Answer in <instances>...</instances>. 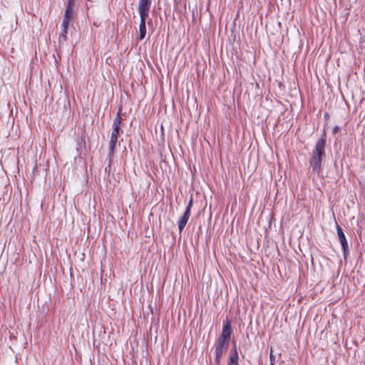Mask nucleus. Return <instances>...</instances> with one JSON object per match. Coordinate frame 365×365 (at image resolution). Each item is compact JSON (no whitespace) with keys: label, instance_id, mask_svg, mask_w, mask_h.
Wrapping results in <instances>:
<instances>
[{"label":"nucleus","instance_id":"nucleus-1","mask_svg":"<svg viewBox=\"0 0 365 365\" xmlns=\"http://www.w3.org/2000/svg\"><path fill=\"white\" fill-rule=\"evenodd\" d=\"M325 138H319L312 150L311 158L309 160V165L312 168V170L317 173H319L322 170V158L325 156Z\"/></svg>","mask_w":365,"mask_h":365},{"label":"nucleus","instance_id":"nucleus-2","mask_svg":"<svg viewBox=\"0 0 365 365\" xmlns=\"http://www.w3.org/2000/svg\"><path fill=\"white\" fill-rule=\"evenodd\" d=\"M122 121V118L120 117V110L118 111L116 118L113 120V126H112V133L110 135V139L109 142V157L111 158L112 155L115 152V147L118 142V136L120 133H123V130L120 128V123Z\"/></svg>","mask_w":365,"mask_h":365},{"label":"nucleus","instance_id":"nucleus-3","mask_svg":"<svg viewBox=\"0 0 365 365\" xmlns=\"http://www.w3.org/2000/svg\"><path fill=\"white\" fill-rule=\"evenodd\" d=\"M74 16H68V13H65L61 24V32L58 37V42L60 44H63L66 41V34L68 32V28L70 23L73 20Z\"/></svg>","mask_w":365,"mask_h":365},{"label":"nucleus","instance_id":"nucleus-4","mask_svg":"<svg viewBox=\"0 0 365 365\" xmlns=\"http://www.w3.org/2000/svg\"><path fill=\"white\" fill-rule=\"evenodd\" d=\"M336 231L339 240L340 241L344 259H346L349 255V245L346 238V236L341 228V227L336 223Z\"/></svg>","mask_w":365,"mask_h":365},{"label":"nucleus","instance_id":"nucleus-5","mask_svg":"<svg viewBox=\"0 0 365 365\" xmlns=\"http://www.w3.org/2000/svg\"><path fill=\"white\" fill-rule=\"evenodd\" d=\"M152 0H139L138 11L139 16H149Z\"/></svg>","mask_w":365,"mask_h":365},{"label":"nucleus","instance_id":"nucleus-6","mask_svg":"<svg viewBox=\"0 0 365 365\" xmlns=\"http://www.w3.org/2000/svg\"><path fill=\"white\" fill-rule=\"evenodd\" d=\"M232 334L231 322L228 319L223 323V328L222 331L221 337L222 342H228L230 339Z\"/></svg>","mask_w":365,"mask_h":365},{"label":"nucleus","instance_id":"nucleus-7","mask_svg":"<svg viewBox=\"0 0 365 365\" xmlns=\"http://www.w3.org/2000/svg\"><path fill=\"white\" fill-rule=\"evenodd\" d=\"M229 344H218L215 348V363H220L221 358L227 353Z\"/></svg>","mask_w":365,"mask_h":365},{"label":"nucleus","instance_id":"nucleus-8","mask_svg":"<svg viewBox=\"0 0 365 365\" xmlns=\"http://www.w3.org/2000/svg\"><path fill=\"white\" fill-rule=\"evenodd\" d=\"M239 355L236 344H234L233 349L230 351L227 365H239Z\"/></svg>","mask_w":365,"mask_h":365},{"label":"nucleus","instance_id":"nucleus-9","mask_svg":"<svg viewBox=\"0 0 365 365\" xmlns=\"http://www.w3.org/2000/svg\"><path fill=\"white\" fill-rule=\"evenodd\" d=\"M148 16H140V26H139V40H143L145 38L146 35V21Z\"/></svg>","mask_w":365,"mask_h":365},{"label":"nucleus","instance_id":"nucleus-10","mask_svg":"<svg viewBox=\"0 0 365 365\" xmlns=\"http://www.w3.org/2000/svg\"><path fill=\"white\" fill-rule=\"evenodd\" d=\"M190 214H191V212H189V210H185L184 214L182 215V216L179 219L178 224V228H179L180 232H181L183 230V229L185 228V227L190 217Z\"/></svg>","mask_w":365,"mask_h":365},{"label":"nucleus","instance_id":"nucleus-11","mask_svg":"<svg viewBox=\"0 0 365 365\" xmlns=\"http://www.w3.org/2000/svg\"><path fill=\"white\" fill-rule=\"evenodd\" d=\"M73 0H69L66 6L65 13H68V16H74Z\"/></svg>","mask_w":365,"mask_h":365},{"label":"nucleus","instance_id":"nucleus-12","mask_svg":"<svg viewBox=\"0 0 365 365\" xmlns=\"http://www.w3.org/2000/svg\"><path fill=\"white\" fill-rule=\"evenodd\" d=\"M274 351H275V347L274 346H271V348H270V356H269L271 365H273L274 362L275 361V355L274 354Z\"/></svg>","mask_w":365,"mask_h":365},{"label":"nucleus","instance_id":"nucleus-13","mask_svg":"<svg viewBox=\"0 0 365 365\" xmlns=\"http://www.w3.org/2000/svg\"><path fill=\"white\" fill-rule=\"evenodd\" d=\"M192 206V198L191 197L190 201H189V202H188V205H187V207H186L185 210H189V212H191Z\"/></svg>","mask_w":365,"mask_h":365},{"label":"nucleus","instance_id":"nucleus-14","mask_svg":"<svg viewBox=\"0 0 365 365\" xmlns=\"http://www.w3.org/2000/svg\"><path fill=\"white\" fill-rule=\"evenodd\" d=\"M341 128L339 126L336 125L333 128V133H337L340 131Z\"/></svg>","mask_w":365,"mask_h":365},{"label":"nucleus","instance_id":"nucleus-15","mask_svg":"<svg viewBox=\"0 0 365 365\" xmlns=\"http://www.w3.org/2000/svg\"><path fill=\"white\" fill-rule=\"evenodd\" d=\"M276 354L279 356L281 354L279 352H277Z\"/></svg>","mask_w":365,"mask_h":365}]
</instances>
